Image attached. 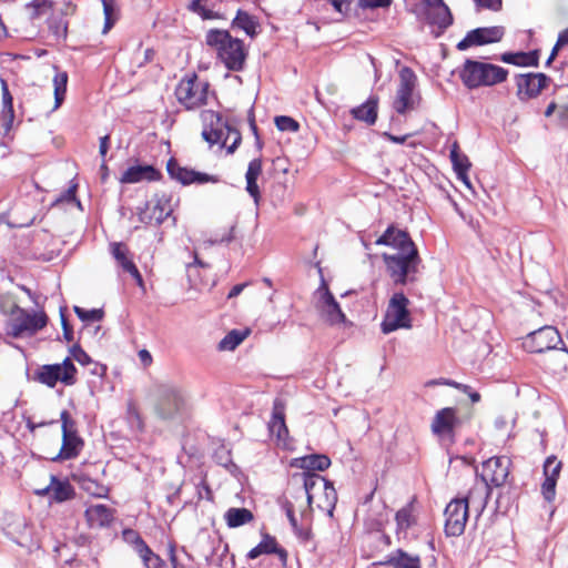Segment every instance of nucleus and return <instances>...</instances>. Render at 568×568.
Wrapping results in <instances>:
<instances>
[{"label": "nucleus", "mask_w": 568, "mask_h": 568, "mask_svg": "<svg viewBox=\"0 0 568 568\" xmlns=\"http://www.w3.org/2000/svg\"><path fill=\"white\" fill-rule=\"evenodd\" d=\"M377 105L378 98L375 95H371L367 99V101H365L363 104L353 108L351 110V113L354 116V119L372 125L376 122L377 119Z\"/></svg>", "instance_id": "obj_29"}, {"label": "nucleus", "mask_w": 568, "mask_h": 568, "mask_svg": "<svg viewBox=\"0 0 568 568\" xmlns=\"http://www.w3.org/2000/svg\"><path fill=\"white\" fill-rule=\"evenodd\" d=\"M203 123L202 136L211 145L220 144L226 148L227 153L232 154L242 136L237 129L232 126L230 122L223 120L222 115L213 110H204L201 112Z\"/></svg>", "instance_id": "obj_2"}, {"label": "nucleus", "mask_w": 568, "mask_h": 568, "mask_svg": "<svg viewBox=\"0 0 568 568\" xmlns=\"http://www.w3.org/2000/svg\"><path fill=\"white\" fill-rule=\"evenodd\" d=\"M196 493H197L199 499H203V498H205L207 500H212L213 499L212 491H211L209 485L206 484V481L204 479H202L196 485Z\"/></svg>", "instance_id": "obj_52"}, {"label": "nucleus", "mask_w": 568, "mask_h": 568, "mask_svg": "<svg viewBox=\"0 0 568 568\" xmlns=\"http://www.w3.org/2000/svg\"><path fill=\"white\" fill-rule=\"evenodd\" d=\"M507 70L491 63L467 59L459 71V77L465 87L476 89L491 87L507 79Z\"/></svg>", "instance_id": "obj_4"}, {"label": "nucleus", "mask_w": 568, "mask_h": 568, "mask_svg": "<svg viewBox=\"0 0 568 568\" xmlns=\"http://www.w3.org/2000/svg\"><path fill=\"white\" fill-rule=\"evenodd\" d=\"M390 4V0H358L361 8H384Z\"/></svg>", "instance_id": "obj_53"}, {"label": "nucleus", "mask_w": 568, "mask_h": 568, "mask_svg": "<svg viewBox=\"0 0 568 568\" xmlns=\"http://www.w3.org/2000/svg\"><path fill=\"white\" fill-rule=\"evenodd\" d=\"M207 0H193L190 3L189 9L205 20L214 19L215 13L207 8Z\"/></svg>", "instance_id": "obj_46"}, {"label": "nucleus", "mask_w": 568, "mask_h": 568, "mask_svg": "<svg viewBox=\"0 0 568 568\" xmlns=\"http://www.w3.org/2000/svg\"><path fill=\"white\" fill-rule=\"evenodd\" d=\"M458 422L456 409L445 407L435 414L430 428L438 437H452Z\"/></svg>", "instance_id": "obj_21"}, {"label": "nucleus", "mask_w": 568, "mask_h": 568, "mask_svg": "<svg viewBox=\"0 0 568 568\" xmlns=\"http://www.w3.org/2000/svg\"><path fill=\"white\" fill-rule=\"evenodd\" d=\"M134 548L135 551L139 554L140 558L142 559L145 568L165 567L164 560L159 555L153 552L152 549L145 544V541L140 536L135 537Z\"/></svg>", "instance_id": "obj_30"}, {"label": "nucleus", "mask_w": 568, "mask_h": 568, "mask_svg": "<svg viewBox=\"0 0 568 568\" xmlns=\"http://www.w3.org/2000/svg\"><path fill=\"white\" fill-rule=\"evenodd\" d=\"M561 462L556 456H549L544 463L545 480L541 485V493L547 501H552L556 496V484L561 471Z\"/></svg>", "instance_id": "obj_20"}, {"label": "nucleus", "mask_w": 568, "mask_h": 568, "mask_svg": "<svg viewBox=\"0 0 568 568\" xmlns=\"http://www.w3.org/2000/svg\"><path fill=\"white\" fill-rule=\"evenodd\" d=\"M109 140H110L109 135H104V136L100 138L99 153L103 160L108 153Z\"/></svg>", "instance_id": "obj_57"}, {"label": "nucleus", "mask_w": 568, "mask_h": 568, "mask_svg": "<svg viewBox=\"0 0 568 568\" xmlns=\"http://www.w3.org/2000/svg\"><path fill=\"white\" fill-rule=\"evenodd\" d=\"M104 26L103 33H108L119 19V9L115 0H102Z\"/></svg>", "instance_id": "obj_40"}, {"label": "nucleus", "mask_w": 568, "mask_h": 568, "mask_svg": "<svg viewBox=\"0 0 568 568\" xmlns=\"http://www.w3.org/2000/svg\"><path fill=\"white\" fill-rule=\"evenodd\" d=\"M487 504L484 487H473L465 498H455L445 508V532L447 536H460L466 527L469 507L480 515Z\"/></svg>", "instance_id": "obj_1"}, {"label": "nucleus", "mask_w": 568, "mask_h": 568, "mask_svg": "<svg viewBox=\"0 0 568 568\" xmlns=\"http://www.w3.org/2000/svg\"><path fill=\"white\" fill-rule=\"evenodd\" d=\"M339 14H345L349 10L351 0H327Z\"/></svg>", "instance_id": "obj_54"}, {"label": "nucleus", "mask_w": 568, "mask_h": 568, "mask_svg": "<svg viewBox=\"0 0 568 568\" xmlns=\"http://www.w3.org/2000/svg\"><path fill=\"white\" fill-rule=\"evenodd\" d=\"M450 161L456 173L468 171L470 169V162L467 155L459 152L458 144L455 142L450 149Z\"/></svg>", "instance_id": "obj_44"}, {"label": "nucleus", "mask_w": 568, "mask_h": 568, "mask_svg": "<svg viewBox=\"0 0 568 568\" xmlns=\"http://www.w3.org/2000/svg\"><path fill=\"white\" fill-rule=\"evenodd\" d=\"M61 323H62V328H63V335H64V338H65L68 342L72 341V338H73L72 331H71V328L68 326L67 320L64 318V316H63V315L61 316Z\"/></svg>", "instance_id": "obj_60"}, {"label": "nucleus", "mask_w": 568, "mask_h": 568, "mask_svg": "<svg viewBox=\"0 0 568 568\" xmlns=\"http://www.w3.org/2000/svg\"><path fill=\"white\" fill-rule=\"evenodd\" d=\"M80 487L89 495L98 498H105L109 494V488L106 486L88 476H82L80 478Z\"/></svg>", "instance_id": "obj_37"}, {"label": "nucleus", "mask_w": 568, "mask_h": 568, "mask_svg": "<svg viewBox=\"0 0 568 568\" xmlns=\"http://www.w3.org/2000/svg\"><path fill=\"white\" fill-rule=\"evenodd\" d=\"M68 74L58 72L53 78L54 88V110L58 109L64 100L67 92Z\"/></svg>", "instance_id": "obj_43"}, {"label": "nucleus", "mask_w": 568, "mask_h": 568, "mask_svg": "<svg viewBox=\"0 0 568 568\" xmlns=\"http://www.w3.org/2000/svg\"><path fill=\"white\" fill-rule=\"evenodd\" d=\"M327 485V480L316 473H303V486L306 493L307 501L311 505L317 491Z\"/></svg>", "instance_id": "obj_34"}, {"label": "nucleus", "mask_w": 568, "mask_h": 568, "mask_svg": "<svg viewBox=\"0 0 568 568\" xmlns=\"http://www.w3.org/2000/svg\"><path fill=\"white\" fill-rule=\"evenodd\" d=\"M445 385L447 386H450V387H454L460 392H468L469 390V386L466 385V384H462V383H457L455 381H452V379H446L445 381Z\"/></svg>", "instance_id": "obj_61"}, {"label": "nucleus", "mask_w": 568, "mask_h": 568, "mask_svg": "<svg viewBox=\"0 0 568 568\" xmlns=\"http://www.w3.org/2000/svg\"><path fill=\"white\" fill-rule=\"evenodd\" d=\"M110 247L111 253L114 260L116 261L118 265L122 267L124 272L129 273L135 280L138 285L142 286L143 278L138 267L135 266L126 245H124L123 243L114 242L111 243Z\"/></svg>", "instance_id": "obj_22"}, {"label": "nucleus", "mask_w": 568, "mask_h": 568, "mask_svg": "<svg viewBox=\"0 0 568 568\" xmlns=\"http://www.w3.org/2000/svg\"><path fill=\"white\" fill-rule=\"evenodd\" d=\"M275 125L280 131L296 132L300 128L298 123L286 115H280L275 118Z\"/></svg>", "instance_id": "obj_49"}, {"label": "nucleus", "mask_w": 568, "mask_h": 568, "mask_svg": "<svg viewBox=\"0 0 568 568\" xmlns=\"http://www.w3.org/2000/svg\"><path fill=\"white\" fill-rule=\"evenodd\" d=\"M60 419L62 422V446L57 458L72 459L79 455L83 442L78 436L75 423L68 410L61 412Z\"/></svg>", "instance_id": "obj_14"}, {"label": "nucleus", "mask_w": 568, "mask_h": 568, "mask_svg": "<svg viewBox=\"0 0 568 568\" xmlns=\"http://www.w3.org/2000/svg\"><path fill=\"white\" fill-rule=\"evenodd\" d=\"M90 528H103L111 525L114 518V510L106 505H90L84 513Z\"/></svg>", "instance_id": "obj_23"}, {"label": "nucleus", "mask_w": 568, "mask_h": 568, "mask_svg": "<svg viewBox=\"0 0 568 568\" xmlns=\"http://www.w3.org/2000/svg\"><path fill=\"white\" fill-rule=\"evenodd\" d=\"M33 6L42 12L51 9V2L49 0H34Z\"/></svg>", "instance_id": "obj_64"}, {"label": "nucleus", "mask_w": 568, "mask_h": 568, "mask_svg": "<svg viewBox=\"0 0 568 568\" xmlns=\"http://www.w3.org/2000/svg\"><path fill=\"white\" fill-rule=\"evenodd\" d=\"M292 466L304 469V473H314L315 470L323 471L331 466V459L326 455H307L295 458Z\"/></svg>", "instance_id": "obj_27"}, {"label": "nucleus", "mask_w": 568, "mask_h": 568, "mask_svg": "<svg viewBox=\"0 0 568 568\" xmlns=\"http://www.w3.org/2000/svg\"><path fill=\"white\" fill-rule=\"evenodd\" d=\"M262 173V160L253 159L250 161L247 165V170L245 173L246 180V192L253 197L255 204H258L260 201V187L257 185V179Z\"/></svg>", "instance_id": "obj_28"}, {"label": "nucleus", "mask_w": 568, "mask_h": 568, "mask_svg": "<svg viewBox=\"0 0 568 568\" xmlns=\"http://www.w3.org/2000/svg\"><path fill=\"white\" fill-rule=\"evenodd\" d=\"M422 97L417 91V77L415 72L403 67L399 70V84L393 102V108L398 114H406L419 106Z\"/></svg>", "instance_id": "obj_7"}, {"label": "nucleus", "mask_w": 568, "mask_h": 568, "mask_svg": "<svg viewBox=\"0 0 568 568\" xmlns=\"http://www.w3.org/2000/svg\"><path fill=\"white\" fill-rule=\"evenodd\" d=\"M247 285H248V283H241V284L234 285L232 287V290L229 292L227 298H233V297L239 296Z\"/></svg>", "instance_id": "obj_59"}, {"label": "nucleus", "mask_w": 568, "mask_h": 568, "mask_svg": "<svg viewBox=\"0 0 568 568\" xmlns=\"http://www.w3.org/2000/svg\"><path fill=\"white\" fill-rule=\"evenodd\" d=\"M215 457H216L217 462L223 466H227V464L231 462L229 452H226L224 449L216 452Z\"/></svg>", "instance_id": "obj_58"}, {"label": "nucleus", "mask_w": 568, "mask_h": 568, "mask_svg": "<svg viewBox=\"0 0 568 568\" xmlns=\"http://www.w3.org/2000/svg\"><path fill=\"white\" fill-rule=\"evenodd\" d=\"M38 495L51 494V498L57 503L67 501L74 496V489L67 479H59L55 476H51L50 484L41 489L37 490Z\"/></svg>", "instance_id": "obj_24"}, {"label": "nucleus", "mask_w": 568, "mask_h": 568, "mask_svg": "<svg viewBox=\"0 0 568 568\" xmlns=\"http://www.w3.org/2000/svg\"><path fill=\"white\" fill-rule=\"evenodd\" d=\"M505 34L501 26L484 27L470 30L465 38L457 43L458 50H466L474 45H485L499 42Z\"/></svg>", "instance_id": "obj_15"}, {"label": "nucleus", "mask_w": 568, "mask_h": 568, "mask_svg": "<svg viewBox=\"0 0 568 568\" xmlns=\"http://www.w3.org/2000/svg\"><path fill=\"white\" fill-rule=\"evenodd\" d=\"M510 460L507 457H491L485 460L481 465L480 477L484 481L483 485H475L474 487H484L488 495V486L499 487L506 483L509 475Z\"/></svg>", "instance_id": "obj_13"}, {"label": "nucleus", "mask_w": 568, "mask_h": 568, "mask_svg": "<svg viewBox=\"0 0 568 568\" xmlns=\"http://www.w3.org/2000/svg\"><path fill=\"white\" fill-rule=\"evenodd\" d=\"M285 511H286V517L292 526V528L297 531L298 529V525H297V519L294 515V510H293V507L292 505H286L285 506Z\"/></svg>", "instance_id": "obj_56"}, {"label": "nucleus", "mask_w": 568, "mask_h": 568, "mask_svg": "<svg viewBox=\"0 0 568 568\" xmlns=\"http://www.w3.org/2000/svg\"><path fill=\"white\" fill-rule=\"evenodd\" d=\"M314 307L318 316L331 326H338L346 322V315L324 280L314 293Z\"/></svg>", "instance_id": "obj_8"}, {"label": "nucleus", "mask_w": 568, "mask_h": 568, "mask_svg": "<svg viewBox=\"0 0 568 568\" xmlns=\"http://www.w3.org/2000/svg\"><path fill=\"white\" fill-rule=\"evenodd\" d=\"M268 427L270 432L275 435L278 440L285 442L288 430L285 425L284 415L281 410H277V408L274 409Z\"/></svg>", "instance_id": "obj_39"}, {"label": "nucleus", "mask_w": 568, "mask_h": 568, "mask_svg": "<svg viewBox=\"0 0 568 568\" xmlns=\"http://www.w3.org/2000/svg\"><path fill=\"white\" fill-rule=\"evenodd\" d=\"M567 44H568V28L562 30L558 34L557 48H561V47L567 45Z\"/></svg>", "instance_id": "obj_62"}, {"label": "nucleus", "mask_w": 568, "mask_h": 568, "mask_svg": "<svg viewBox=\"0 0 568 568\" xmlns=\"http://www.w3.org/2000/svg\"><path fill=\"white\" fill-rule=\"evenodd\" d=\"M209 83L199 80L196 74L183 78L176 89L178 101L187 110L196 109L205 104L207 99Z\"/></svg>", "instance_id": "obj_10"}, {"label": "nucleus", "mask_w": 568, "mask_h": 568, "mask_svg": "<svg viewBox=\"0 0 568 568\" xmlns=\"http://www.w3.org/2000/svg\"><path fill=\"white\" fill-rule=\"evenodd\" d=\"M155 393L159 399V408L164 416L180 409L183 405V395L181 389L171 383H161L155 387Z\"/></svg>", "instance_id": "obj_17"}, {"label": "nucleus", "mask_w": 568, "mask_h": 568, "mask_svg": "<svg viewBox=\"0 0 568 568\" xmlns=\"http://www.w3.org/2000/svg\"><path fill=\"white\" fill-rule=\"evenodd\" d=\"M397 528L399 530H406L413 524V515L409 506L399 509L395 516Z\"/></svg>", "instance_id": "obj_48"}, {"label": "nucleus", "mask_w": 568, "mask_h": 568, "mask_svg": "<svg viewBox=\"0 0 568 568\" xmlns=\"http://www.w3.org/2000/svg\"><path fill=\"white\" fill-rule=\"evenodd\" d=\"M233 27L243 30L247 36L256 34L257 22L247 12L239 10L233 20Z\"/></svg>", "instance_id": "obj_38"}, {"label": "nucleus", "mask_w": 568, "mask_h": 568, "mask_svg": "<svg viewBox=\"0 0 568 568\" xmlns=\"http://www.w3.org/2000/svg\"><path fill=\"white\" fill-rule=\"evenodd\" d=\"M382 258L394 284L405 285L416 280L420 263L417 250L404 253H384Z\"/></svg>", "instance_id": "obj_5"}, {"label": "nucleus", "mask_w": 568, "mask_h": 568, "mask_svg": "<svg viewBox=\"0 0 568 568\" xmlns=\"http://www.w3.org/2000/svg\"><path fill=\"white\" fill-rule=\"evenodd\" d=\"M376 245H386L395 250V253L409 252L417 250L409 234L406 231L388 226L387 230L381 235L376 242Z\"/></svg>", "instance_id": "obj_18"}, {"label": "nucleus", "mask_w": 568, "mask_h": 568, "mask_svg": "<svg viewBox=\"0 0 568 568\" xmlns=\"http://www.w3.org/2000/svg\"><path fill=\"white\" fill-rule=\"evenodd\" d=\"M71 355L74 361L80 365L85 366L92 363L91 357L78 345H74L71 349Z\"/></svg>", "instance_id": "obj_51"}, {"label": "nucleus", "mask_w": 568, "mask_h": 568, "mask_svg": "<svg viewBox=\"0 0 568 568\" xmlns=\"http://www.w3.org/2000/svg\"><path fill=\"white\" fill-rule=\"evenodd\" d=\"M386 562L394 568H422L418 556L409 555L402 549L392 554Z\"/></svg>", "instance_id": "obj_35"}, {"label": "nucleus", "mask_w": 568, "mask_h": 568, "mask_svg": "<svg viewBox=\"0 0 568 568\" xmlns=\"http://www.w3.org/2000/svg\"><path fill=\"white\" fill-rule=\"evenodd\" d=\"M47 323L48 317L43 311L30 313L18 305H13L10 312L8 333L16 338L32 336L42 329Z\"/></svg>", "instance_id": "obj_6"}, {"label": "nucleus", "mask_w": 568, "mask_h": 568, "mask_svg": "<svg viewBox=\"0 0 568 568\" xmlns=\"http://www.w3.org/2000/svg\"><path fill=\"white\" fill-rule=\"evenodd\" d=\"M158 178V171L151 165H133L128 168L120 178L122 184H133L141 181H154Z\"/></svg>", "instance_id": "obj_26"}, {"label": "nucleus", "mask_w": 568, "mask_h": 568, "mask_svg": "<svg viewBox=\"0 0 568 568\" xmlns=\"http://www.w3.org/2000/svg\"><path fill=\"white\" fill-rule=\"evenodd\" d=\"M250 334V329H232L219 343V351H234Z\"/></svg>", "instance_id": "obj_36"}, {"label": "nucleus", "mask_w": 568, "mask_h": 568, "mask_svg": "<svg viewBox=\"0 0 568 568\" xmlns=\"http://www.w3.org/2000/svg\"><path fill=\"white\" fill-rule=\"evenodd\" d=\"M476 3L483 8L497 11L501 7V0H475Z\"/></svg>", "instance_id": "obj_55"}, {"label": "nucleus", "mask_w": 568, "mask_h": 568, "mask_svg": "<svg viewBox=\"0 0 568 568\" xmlns=\"http://www.w3.org/2000/svg\"><path fill=\"white\" fill-rule=\"evenodd\" d=\"M254 519L253 513L247 508H229L224 514V520L230 528H237L251 523Z\"/></svg>", "instance_id": "obj_33"}, {"label": "nucleus", "mask_w": 568, "mask_h": 568, "mask_svg": "<svg viewBox=\"0 0 568 568\" xmlns=\"http://www.w3.org/2000/svg\"><path fill=\"white\" fill-rule=\"evenodd\" d=\"M206 43L216 49L217 57L226 69L231 71L243 69L246 52L241 40L232 38L226 31L210 30L206 34Z\"/></svg>", "instance_id": "obj_3"}, {"label": "nucleus", "mask_w": 568, "mask_h": 568, "mask_svg": "<svg viewBox=\"0 0 568 568\" xmlns=\"http://www.w3.org/2000/svg\"><path fill=\"white\" fill-rule=\"evenodd\" d=\"M322 490L324 491L325 498H326V507L331 508L329 511L335 506V503L337 500L336 490L331 481L327 480V485L322 487Z\"/></svg>", "instance_id": "obj_50"}, {"label": "nucleus", "mask_w": 568, "mask_h": 568, "mask_svg": "<svg viewBox=\"0 0 568 568\" xmlns=\"http://www.w3.org/2000/svg\"><path fill=\"white\" fill-rule=\"evenodd\" d=\"M559 344H562L559 332L556 327L548 325L530 332L523 342L524 348L530 353L555 349Z\"/></svg>", "instance_id": "obj_12"}, {"label": "nucleus", "mask_w": 568, "mask_h": 568, "mask_svg": "<svg viewBox=\"0 0 568 568\" xmlns=\"http://www.w3.org/2000/svg\"><path fill=\"white\" fill-rule=\"evenodd\" d=\"M426 18L430 24L436 26L442 31L453 23V16L446 3L427 10Z\"/></svg>", "instance_id": "obj_32"}, {"label": "nucleus", "mask_w": 568, "mask_h": 568, "mask_svg": "<svg viewBox=\"0 0 568 568\" xmlns=\"http://www.w3.org/2000/svg\"><path fill=\"white\" fill-rule=\"evenodd\" d=\"M501 60L516 65H537V53H504Z\"/></svg>", "instance_id": "obj_42"}, {"label": "nucleus", "mask_w": 568, "mask_h": 568, "mask_svg": "<svg viewBox=\"0 0 568 568\" xmlns=\"http://www.w3.org/2000/svg\"><path fill=\"white\" fill-rule=\"evenodd\" d=\"M550 78L545 73L519 74L516 78L517 97L520 101L534 99L548 87Z\"/></svg>", "instance_id": "obj_16"}, {"label": "nucleus", "mask_w": 568, "mask_h": 568, "mask_svg": "<svg viewBox=\"0 0 568 568\" xmlns=\"http://www.w3.org/2000/svg\"><path fill=\"white\" fill-rule=\"evenodd\" d=\"M408 304L409 301L403 293H395L390 297L384 320L381 324L384 334H389L398 328H409L412 326Z\"/></svg>", "instance_id": "obj_11"}, {"label": "nucleus", "mask_w": 568, "mask_h": 568, "mask_svg": "<svg viewBox=\"0 0 568 568\" xmlns=\"http://www.w3.org/2000/svg\"><path fill=\"white\" fill-rule=\"evenodd\" d=\"M74 313L82 322H99L103 317V311L100 308L84 310L80 306H74Z\"/></svg>", "instance_id": "obj_45"}, {"label": "nucleus", "mask_w": 568, "mask_h": 568, "mask_svg": "<svg viewBox=\"0 0 568 568\" xmlns=\"http://www.w3.org/2000/svg\"><path fill=\"white\" fill-rule=\"evenodd\" d=\"M456 175H457V179L460 180L467 189L473 190V185L468 178V171L458 172V173H456Z\"/></svg>", "instance_id": "obj_63"}, {"label": "nucleus", "mask_w": 568, "mask_h": 568, "mask_svg": "<svg viewBox=\"0 0 568 568\" xmlns=\"http://www.w3.org/2000/svg\"><path fill=\"white\" fill-rule=\"evenodd\" d=\"M49 30L57 40L65 39L67 37V22L62 18H52L49 20Z\"/></svg>", "instance_id": "obj_47"}, {"label": "nucleus", "mask_w": 568, "mask_h": 568, "mask_svg": "<svg viewBox=\"0 0 568 568\" xmlns=\"http://www.w3.org/2000/svg\"><path fill=\"white\" fill-rule=\"evenodd\" d=\"M270 554L277 555L282 564L284 566L286 565L287 551L284 548L278 547L276 539L270 535L263 536L262 540L248 551L247 558L256 559L261 555Z\"/></svg>", "instance_id": "obj_25"}, {"label": "nucleus", "mask_w": 568, "mask_h": 568, "mask_svg": "<svg viewBox=\"0 0 568 568\" xmlns=\"http://www.w3.org/2000/svg\"><path fill=\"white\" fill-rule=\"evenodd\" d=\"M77 368L70 357L63 359L60 364H47L40 366L34 373V379L50 388H53L58 382L67 386L74 385Z\"/></svg>", "instance_id": "obj_9"}, {"label": "nucleus", "mask_w": 568, "mask_h": 568, "mask_svg": "<svg viewBox=\"0 0 568 568\" xmlns=\"http://www.w3.org/2000/svg\"><path fill=\"white\" fill-rule=\"evenodd\" d=\"M1 82V91H2V129L4 133H9L14 119L13 106H12V97L10 94L8 83L6 80L0 79Z\"/></svg>", "instance_id": "obj_31"}, {"label": "nucleus", "mask_w": 568, "mask_h": 568, "mask_svg": "<svg viewBox=\"0 0 568 568\" xmlns=\"http://www.w3.org/2000/svg\"><path fill=\"white\" fill-rule=\"evenodd\" d=\"M171 213L172 209L169 201L166 199H160L152 207L149 222L161 224L170 216Z\"/></svg>", "instance_id": "obj_41"}, {"label": "nucleus", "mask_w": 568, "mask_h": 568, "mask_svg": "<svg viewBox=\"0 0 568 568\" xmlns=\"http://www.w3.org/2000/svg\"><path fill=\"white\" fill-rule=\"evenodd\" d=\"M168 173L170 176L180 183L187 185L191 183H216L219 179L214 175H209L206 173L196 172L194 170H190L186 168L180 166L175 161L170 160L166 165Z\"/></svg>", "instance_id": "obj_19"}]
</instances>
